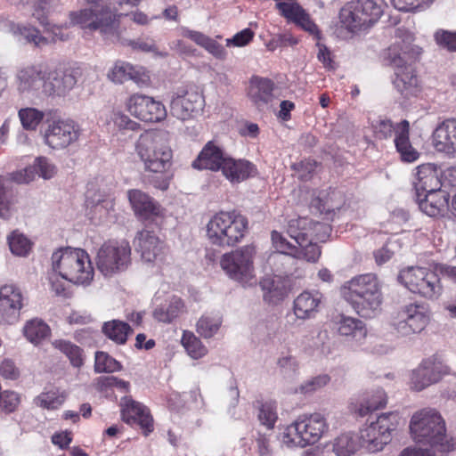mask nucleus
I'll use <instances>...</instances> for the list:
<instances>
[{
    "mask_svg": "<svg viewBox=\"0 0 456 456\" xmlns=\"http://www.w3.org/2000/svg\"><path fill=\"white\" fill-rule=\"evenodd\" d=\"M434 0H391L393 6L403 12L421 11L428 8Z\"/></svg>",
    "mask_w": 456,
    "mask_h": 456,
    "instance_id": "nucleus-60",
    "label": "nucleus"
},
{
    "mask_svg": "<svg viewBox=\"0 0 456 456\" xmlns=\"http://www.w3.org/2000/svg\"><path fill=\"white\" fill-rule=\"evenodd\" d=\"M383 13L380 5L372 0H360L346 4L339 12L342 26L352 33L368 29Z\"/></svg>",
    "mask_w": 456,
    "mask_h": 456,
    "instance_id": "nucleus-12",
    "label": "nucleus"
},
{
    "mask_svg": "<svg viewBox=\"0 0 456 456\" xmlns=\"http://www.w3.org/2000/svg\"><path fill=\"white\" fill-rule=\"evenodd\" d=\"M277 419L275 403L265 402L261 404L258 412V419L263 426L266 427L268 429H272Z\"/></svg>",
    "mask_w": 456,
    "mask_h": 456,
    "instance_id": "nucleus-57",
    "label": "nucleus"
},
{
    "mask_svg": "<svg viewBox=\"0 0 456 456\" xmlns=\"http://www.w3.org/2000/svg\"><path fill=\"white\" fill-rule=\"evenodd\" d=\"M323 303L322 294L315 289H306L293 301V313L297 320L306 321L316 317Z\"/></svg>",
    "mask_w": 456,
    "mask_h": 456,
    "instance_id": "nucleus-26",
    "label": "nucleus"
},
{
    "mask_svg": "<svg viewBox=\"0 0 456 456\" xmlns=\"http://www.w3.org/2000/svg\"><path fill=\"white\" fill-rule=\"evenodd\" d=\"M108 77L117 84L132 80L139 86H143L149 82V77L142 71V68L120 61H117L109 70Z\"/></svg>",
    "mask_w": 456,
    "mask_h": 456,
    "instance_id": "nucleus-31",
    "label": "nucleus"
},
{
    "mask_svg": "<svg viewBox=\"0 0 456 456\" xmlns=\"http://www.w3.org/2000/svg\"><path fill=\"white\" fill-rule=\"evenodd\" d=\"M45 117V113L35 107L20 108L18 118L26 131H36Z\"/></svg>",
    "mask_w": 456,
    "mask_h": 456,
    "instance_id": "nucleus-43",
    "label": "nucleus"
},
{
    "mask_svg": "<svg viewBox=\"0 0 456 456\" xmlns=\"http://www.w3.org/2000/svg\"><path fill=\"white\" fill-rule=\"evenodd\" d=\"M126 401L123 409V419L126 423H137L142 429L145 436L153 431V419L149 410L141 403L135 402L131 398L124 397Z\"/></svg>",
    "mask_w": 456,
    "mask_h": 456,
    "instance_id": "nucleus-29",
    "label": "nucleus"
},
{
    "mask_svg": "<svg viewBox=\"0 0 456 456\" xmlns=\"http://www.w3.org/2000/svg\"><path fill=\"white\" fill-rule=\"evenodd\" d=\"M119 362L107 353L97 352L95 354L94 370H118Z\"/></svg>",
    "mask_w": 456,
    "mask_h": 456,
    "instance_id": "nucleus-63",
    "label": "nucleus"
},
{
    "mask_svg": "<svg viewBox=\"0 0 456 456\" xmlns=\"http://www.w3.org/2000/svg\"><path fill=\"white\" fill-rule=\"evenodd\" d=\"M435 39L440 46L447 48L449 51L456 52V32L439 30L436 32Z\"/></svg>",
    "mask_w": 456,
    "mask_h": 456,
    "instance_id": "nucleus-64",
    "label": "nucleus"
},
{
    "mask_svg": "<svg viewBox=\"0 0 456 456\" xmlns=\"http://www.w3.org/2000/svg\"><path fill=\"white\" fill-rule=\"evenodd\" d=\"M329 338L328 332L326 330H315L310 332L303 338V344L305 348L310 350H321L324 352V346Z\"/></svg>",
    "mask_w": 456,
    "mask_h": 456,
    "instance_id": "nucleus-56",
    "label": "nucleus"
},
{
    "mask_svg": "<svg viewBox=\"0 0 456 456\" xmlns=\"http://www.w3.org/2000/svg\"><path fill=\"white\" fill-rule=\"evenodd\" d=\"M183 312V301L180 297L173 296L154 309L153 317L158 322L169 323Z\"/></svg>",
    "mask_w": 456,
    "mask_h": 456,
    "instance_id": "nucleus-39",
    "label": "nucleus"
},
{
    "mask_svg": "<svg viewBox=\"0 0 456 456\" xmlns=\"http://www.w3.org/2000/svg\"><path fill=\"white\" fill-rule=\"evenodd\" d=\"M61 6V0H35L33 16L40 24H45L47 21V16L58 12Z\"/></svg>",
    "mask_w": 456,
    "mask_h": 456,
    "instance_id": "nucleus-50",
    "label": "nucleus"
},
{
    "mask_svg": "<svg viewBox=\"0 0 456 456\" xmlns=\"http://www.w3.org/2000/svg\"><path fill=\"white\" fill-rule=\"evenodd\" d=\"M360 447H364L362 440V430L360 435L345 433L338 436L332 444V452L336 456H351Z\"/></svg>",
    "mask_w": 456,
    "mask_h": 456,
    "instance_id": "nucleus-40",
    "label": "nucleus"
},
{
    "mask_svg": "<svg viewBox=\"0 0 456 456\" xmlns=\"http://www.w3.org/2000/svg\"><path fill=\"white\" fill-rule=\"evenodd\" d=\"M430 321V311L424 304L411 303L403 306L393 317L392 325L401 336L422 331Z\"/></svg>",
    "mask_w": 456,
    "mask_h": 456,
    "instance_id": "nucleus-15",
    "label": "nucleus"
},
{
    "mask_svg": "<svg viewBox=\"0 0 456 456\" xmlns=\"http://www.w3.org/2000/svg\"><path fill=\"white\" fill-rule=\"evenodd\" d=\"M411 390L421 391L442 379L441 372H411L409 379Z\"/></svg>",
    "mask_w": 456,
    "mask_h": 456,
    "instance_id": "nucleus-49",
    "label": "nucleus"
},
{
    "mask_svg": "<svg viewBox=\"0 0 456 456\" xmlns=\"http://www.w3.org/2000/svg\"><path fill=\"white\" fill-rule=\"evenodd\" d=\"M432 144L438 152L449 157L456 154V118H446L436 126Z\"/></svg>",
    "mask_w": 456,
    "mask_h": 456,
    "instance_id": "nucleus-25",
    "label": "nucleus"
},
{
    "mask_svg": "<svg viewBox=\"0 0 456 456\" xmlns=\"http://www.w3.org/2000/svg\"><path fill=\"white\" fill-rule=\"evenodd\" d=\"M45 69L41 63L27 64L17 69L14 85L20 94L35 95L40 90L44 93Z\"/></svg>",
    "mask_w": 456,
    "mask_h": 456,
    "instance_id": "nucleus-21",
    "label": "nucleus"
},
{
    "mask_svg": "<svg viewBox=\"0 0 456 456\" xmlns=\"http://www.w3.org/2000/svg\"><path fill=\"white\" fill-rule=\"evenodd\" d=\"M276 9L288 21L295 23L305 12L297 0H274Z\"/></svg>",
    "mask_w": 456,
    "mask_h": 456,
    "instance_id": "nucleus-51",
    "label": "nucleus"
},
{
    "mask_svg": "<svg viewBox=\"0 0 456 456\" xmlns=\"http://www.w3.org/2000/svg\"><path fill=\"white\" fill-rule=\"evenodd\" d=\"M264 299L271 304H277L287 296V288L280 276H266L260 281Z\"/></svg>",
    "mask_w": 456,
    "mask_h": 456,
    "instance_id": "nucleus-38",
    "label": "nucleus"
},
{
    "mask_svg": "<svg viewBox=\"0 0 456 456\" xmlns=\"http://www.w3.org/2000/svg\"><path fill=\"white\" fill-rule=\"evenodd\" d=\"M28 305V297L22 289L13 283L0 286V326L17 324L21 312Z\"/></svg>",
    "mask_w": 456,
    "mask_h": 456,
    "instance_id": "nucleus-14",
    "label": "nucleus"
},
{
    "mask_svg": "<svg viewBox=\"0 0 456 456\" xmlns=\"http://www.w3.org/2000/svg\"><path fill=\"white\" fill-rule=\"evenodd\" d=\"M22 333L28 342L34 346H38L44 340L50 338L52 330L44 320L36 317L28 320L24 323Z\"/></svg>",
    "mask_w": 456,
    "mask_h": 456,
    "instance_id": "nucleus-37",
    "label": "nucleus"
},
{
    "mask_svg": "<svg viewBox=\"0 0 456 456\" xmlns=\"http://www.w3.org/2000/svg\"><path fill=\"white\" fill-rule=\"evenodd\" d=\"M410 430L417 443L437 447L441 452H450L456 447L453 439L446 435L444 420L436 409L425 408L415 412Z\"/></svg>",
    "mask_w": 456,
    "mask_h": 456,
    "instance_id": "nucleus-5",
    "label": "nucleus"
},
{
    "mask_svg": "<svg viewBox=\"0 0 456 456\" xmlns=\"http://www.w3.org/2000/svg\"><path fill=\"white\" fill-rule=\"evenodd\" d=\"M340 293L354 312L363 318H371L380 310L383 299L381 284L375 273L353 277L341 287Z\"/></svg>",
    "mask_w": 456,
    "mask_h": 456,
    "instance_id": "nucleus-3",
    "label": "nucleus"
},
{
    "mask_svg": "<svg viewBox=\"0 0 456 456\" xmlns=\"http://www.w3.org/2000/svg\"><path fill=\"white\" fill-rule=\"evenodd\" d=\"M125 106L134 118L147 123H159L167 116V109L160 101L142 94H131Z\"/></svg>",
    "mask_w": 456,
    "mask_h": 456,
    "instance_id": "nucleus-17",
    "label": "nucleus"
},
{
    "mask_svg": "<svg viewBox=\"0 0 456 456\" xmlns=\"http://www.w3.org/2000/svg\"><path fill=\"white\" fill-rule=\"evenodd\" d=\"M223 175L232 183H239L256 174L254 164L246 159L227 157L221 168Z\"/></svg>",
    "mask_w": 456,
    "mask_h": 456,
    "instance_id": "nucleus-33",
    "label": "nucleus"
},
{
    "mask_svg": "<svg viewBox=\"0 0 456 456\" xmlns=\"http://www.w3.org/2000/svg\"><path fill=\"white\" fill-rule=\"evenodd\" d=\"M86 5L77 11L69 12V22L62 25L50 24L45 21L42 24L46 32L52 35V40L66 41L69 33L66 30L70 26H78L82 29L90 31L100 30L103 35L114 34L119 26V19L123 15L118 12L108 0H78Z\"/></svg>",
    "mask_w": 456,
    "mask_h": 456,
    "instance_id": "nucleus-1",
    "label": "nucleus"
},
{
    "mask_svg": "<svg viewBox=\"0 0 456 456\" xmlns=\"http://www.w3.org/2000/svg\"><path fill=\"white\" fill-rule=\"evenodd\" d=\"M34 165L36 167L37 175L45 180L51 179L57 172V168L54 164L45 157L37 158L34 161Z\"/></svg>",
    "mask_w": 456,
    "mask_h": 456,
    "instance_id": "nucleus-61",
    "label": "nucleus"
},
{
    "mask_svg": "<svg viewBox=\"0 0 456 456\" xmlns=\"http://www.w3.org/2000/svg\"><path fill=\"white\" fill-rule=\"evenodd\" d=\"M399 423V416L396 412L380 414L376 421H371L362 429V440L364 448L369 452H376L383 449L391 440V434Z\"/></svg>",
    "mask_w": 456,
    "mask_h": 456,
    "instance_id": "nucleus-13",
    "label": "nucleus"
},
{
    "mask_svg": "<svg viewBox=\"0 0 456 456\" xmlns=\"http://www.w3.org/2000/svg\"><path fill=\"white\" fill-rule=\"evenodd\" d=\"M134 152L149 174L151 183L156 189L167 191L170 183L167 171L173 159L167 134L154 129L144 131L134 142Z\"/></svg>",
    "mask_w": 456,
    "mask_h": 456,
    "instance_id": "nucleus-2",
    "label": "nucleus"
},
{
    "mask_svg": "<svg viewBox=\"0 0 456 456\" xmlns=\"http://www.w3.org/2000/svg\"><path fill=\"white\" fill-rule=\"evenodd\" d=\"M181 342L188 354L193 359H199L204 356L208 352L207 347L202 344L200 339L191 331L184 330Z\"/></svg>",
    "mask_w": 456,
    "mask_h": 456,
    "instance_id": "nucleus-48",
    "label": "nucleus"
},
{
    "mask_svg": "<svg viewBox=\"0 0 456 456\" xmlns=\"http://www.w3.org/2000/svg\"><path fill=\"white\" fill-rule=\"evenodd\" d=\"M183 36L190 38L217 59L223 60L226 57V51L224 47L217 43L215 39L210 38L201 32L184 29Z\"/></svg>",
    "mask_w": 456,
    "mask_h": 456,
    "instance_id": "nucleus-41",
    "label": "nucleus"
},
{
    "mask_svg": "<svg viewBox=\"0 0 456 456\" xmlns=\"http://www.w3.org/2000/svg\"><path fill=\"white\" fill-rule=\"evenodd\" d=\"M97 387L100 391L107 390L110 387H116L120 392H127L129 383L113 376L101 377L97 379Z\"/></svg>",
    "mask_w": 456,
    "mask_h": 456,
    "instance_id": "nucleus-62",
    "label": "nucleus"
},
{
    "mask_svg": "<svg viewBox=\"0 0 456 456\" xmlns=\"http://www.w3.org/2000/svg\"><path fill=\"white\" fill-rule=\"evenodd\" d=\"M80 134L79 126L72 119H55L45 130L44 142L53 150H62L76 142Z\"/></svg>",
    "mask_w": 456,
    "mask_h": 456,
    "instance_id": "nucleus-18",
    "label": "nucleus"
},
{
    "mask_svg": "<svg viewBox=\"0 0 456 456\" xmlns=\"http://www.w3.org/2000/svg\"><path fill=\"white\" fill-rule=\"evenodd\" d=\"M256 249L254 245H245L229 253L220 259V265L226 275L242 286H253L256 283L254 259Z\"/></svg>",
    "mask_w": 456,
    "mask_h": 456,
    "instance_id": "nucleus-9",
    "label": "nucleus"
},
{
    "mask_svg": "<svg viewBox=\"0 0 456 456\" xmlns=\"http://www.w3.org/2000/svg\"><path fill=\"white\" fill-rule=\"evenodd\" d=\"M86 207L90 208L91 218L101 221L113 209L114 203L109 195L88 190L86 192Z\"/></svg>",
    "mask_w": 456,
    "mask_h": 456,
    "instance_id": "nucleus-36",
    "label": "nucleus"
},
{
    "mask_svg": "<svg viewBox=\"0 0 456 456\" xmlns=\"http://www.w3.org/2000/svg\"><path fill=\"white\" fill-rule=\"evenodd\" d=\"M335 195L336 193L332 192L331 195H328L329 197L324 198V196H326L325 192H319V194L315 196L314 191L313 193L314 198L312 199L310 205L321 213H330L335 208H338V205L332 202V199Z\"/></svg>",
    "mask_w": 456,
    "mask_h": 456,
    "instance_id": "nucleus-58",
    "label": "nucleus"
},
{
    "mask_svg": "<svg viewBox=\"0 0 456 456\" xmlns=\"http://www.w3.org/2000/svg\"><path fill=\"white\" fill-rule=\"evenodd\" d=\"M205 104L203 95L194 89H178L170 102L171 115L185 121L194 118Z\"/></svg>",
    "mask_w": 456,
    "mask_h": 456,
    "instance_id": "nucleus-20",
    "label": "nucleus"
},
{
    "mask_svg": "<svg viewBox=\"0 0 456 456\" xmlns=\"http://www.w3.org/2000/svg\"><path fill=\"white\" fill-rule=\"evenodd\" d=\"M436 272L426 267L410 266L399 273L398 280L411 292L434 300L443 293V286Z\"/></svg>",
    "mask_w": 456,
    "mask_h": 456,
    "instance_id": "nucleus-11",
    "label": "nucleus"
},
{
    "mask_svg": "<svg viewBox=\"0 0 456 456\" xmlns=\"http://www.w3.org/2000/svg\"><path fill=\"white\" fill-rule=\"evenodd\" d=\"M6 179L0 175V219L9 220L16 212L15 200L6 185Z\"/></svg>",
    "mask_w": 456,
    "mask_h": 456,
    "instance_id": "nucleus-47",
    "label": "nucleus"
},
{
    "mask_svg": "<svg viewBox=\"0 0 456 456\" xmlns=\"http://www.w3.org/2000/svg\"><path fill=\"white\" fill-rule=\"evenodd\" d=\"M248 229V220L236 211H219L206 224L208 242L218 247H231L240 242Z\"/></svg>",
    "mask_w": 456,
    "mask_h": 456,
    "instance_id": "nucleus-7",
    "label": "nucleus"
},
{
    "mask_svg": "<svg viewBox=\"0 0 456 456\" xmlns=\"http://www.w3.org/2000/svg\"><path fill=\"white\" fill-rule=\"evenodd\" d=\"M272 242L277 251L281 254L293 256L298 259H305L307 262H316L321 256L319 246L309 242L305 248H297L295 245L287 240V239L280 232L273 231L272 232Z\"/></svg>",
    "mask_w": 456,
    "mask_h": 456,
    "instance_id": "nucleus-27",
    "label": "nucleus"
},
{
    "mask_svg": "<svg viewBox=\"0 0 456 456\" xmlns=\"http://www.w3.org/2000/svg\"><path fill=\"white\" fill-rule=\"evenodd\" d=\"M131 331V328L127 323L118 320L107 322L102 326L104 335L119 345L126 343L127 336Z\"/></svg>",
    "mask_w": 456,
    "mask_h": 456,
    "instance_id": "nucleus-44",
    "label": "nucleus"
},
{
    "mask_svg": "<svg viewBox=\"0 0 456 456\" xmlns=\"http://www.w3.org/2000/svg\"><path fill=\"white\" fill-rule=\"evenodd\" d=\"M127 197L134 215L142 220H156L165 216V209L141 190H129Z\"/></svg>",
    "mask_w": 456,
    "mask_h": 456,
    "instance_id": "nucleus-23",
    "label": "nucleus"
},
{
    "mask_svg": "<svg viewBox=\"0 0 456 456\" xmlns=\"http://www.w3.org/2000/svg\"><path fill=\"white\" fill-rule=\"evenodd\" d=\"M80 76L79 67H60L45 70L44 94L53 97L66 96L75 87Z\"/></svg>",
    "mask_w": 456,
    "mask_h": 456,
    "instance_id": "nucleus-19",
    "label": "nucleus"
},
{
    "mask_svg": "<svg viewBox=\"0 0 456 456\" xmlns=\"http://www.w3.org/2000/svg\"><path fill=\"white\" fill-rule=\"evenodd\" d=\"M410 124L407 120H402L396 125L395 145L403 162L411 163L419 159V152L410 142Z\"/></svg>",
    "mask_w": 456,
    "mask_h": 456,
    "instance_id": "nucleus-34",
    "label": "nucleus"
},
{
    "mask_svg": "<svg viewBox=\"0 0 456 456\" xmlns=\"http://www.w3.org/2000/svg\"><path fill=\"white\" fill-rule=\"evenodd\" d=\"M317 168V162L311 159H306L293 165L295 175L302 181H309L316 174Z\"/></svg>",
    "mask_w": 456,
    "mask_h": 456,
    "instance_id": "nucleus-59",
    "label": "nucleus"
},
{
    "mask_svg": "<svg viewBox=\"0 0 456 456\" xmlns=\"http://www.w3.org/2000/svg\"><path fill=\"white\" fill-rule=\"evenodd\" d=\"M417 200L419 209L431 217L443 216L449 207V194L442 190L422 194Z\"/></svg>",
    "mask_w": 456,
    "mask_h": 456,
    "instance_id": "nucleus-35",
    "label": "nucleus"
},
{
    "mask_svg": "<svg viewBox=\"0 0 456 456\" xmlns=\"http://www.w3.org/2000/svg\"><path fill=\"white\" fill-rule=\"evenodd\" d=\"M387 395L383 389H377L373 394L367 395L359 403L356 411L361 417H364L371 411L385 407Z\"/></svg>",
    "mask_w": 456,
    "mask_h": 456,
    "instance_id": "nucleus-45",
    "label": "nucleus"
},
{
    "mask_svg": "<svg viewBox=\"0 0 456 456\" xmlns=\"http://www.w3.org/2000/svg\"><path fill=\"white\" fill-rule=\"evenodd\" d=\"M328 428L325 417L319 412L302 415L285 428L281 440L288 446L303 448L317 443Z\"/></svg>",
    "mask_w": 456,
    "mask_h": 456,
    "instance_id": "nucleus-8",
    "label": "nucleus"
},
{
    "mask_svg": "<svg viewBox=\"0 0 456 456\" xmlns=\"http://www.w3.org/2000/svg\"><path fill=\"white\" fill-rule=\"evenodd\" d=\"M338 333L345 338L347 343L359 346L362 345L367 337L365 324L359 319L340 315L336 322Z\"/></svg>",
    "mask_w": 456,
    "mask_h": 456,
    "instance_id": "nucleus-30",
    "label": "nucleus"
},
{
    "mask_svg": "<svg viewBox=\"0 0 456 456\" xmlns=\"http://www.w3.org/2000/svg\"><path fill=\"white\" fill-rule=\"evenodd\" d=\"M419 53V48L415 49L409 45L403 47L398 43L387 49V58L395 68L394 86L404 99L417 97L421 91L419 77L413 67L407 64L413 55Z\"/></svg>",
    "mask_w": 456,
    "mask_h": 456,
    "instance_id": "nucleus-6",
    "label": "nucleus"
},
{
    "mask_svg": "<svg viewBox=\"0 0 456 456\" xmlns=\"http://www.w3.org/2000/svg\"><path fill=\"white\" fill-rule=\"evenodd\" d=\"M52 346L65 354L74 368H80L84 362L83 351L79 346L66 339H55Z\"/></svg>",
    "mask_w": 456,
    "mask_h": 456,
    "instance_id": "nucleus-46",
    "label": "nucleus"
},
{
    "mask_svg": "<svg viewBox=\"0 0 456 456\" xmlns=\"http://www.w3.org/2000/svg\"><path fill=\"white\" fill-rule=\"evenodd\" d=\"M67 398V394L63 391H48L42 393L35 398V403L37 406L47 409L55 410L63 404Z\"/></svg>",
    "mask_w": 456,
    "mask_h": 456,
    "instance_id": "nucleus-53",
    "label": "nucleus"
},
{
    "mask_svg": "<svg viewBox=\"0 0 456 456\" xmlns=\"http://www.w3.org/2000/svg\"><path fill=\"white\" fill-rule=\"evenodd\" d=\"M13 33L19 39L34 44L36 46H42L48 44L46 37L41 36L38 29L31 26L18 24L13 28Z\"/></svg>",
    "mask_w": 456,
    "mask_h": 456,
    "instance_id": "nucleus-52",
    "label": "nucleus"
},
{
    "mask_svg": "<svg viewBox=\"0 0 456 456\" xmlns=\"http://www.w3.org/2000/svg\"><path fill=\"white\" fill-rule=\"evenodd\" d=\"M227 156L224 155L222 149L214 142H208L201 150L197 159L192 162L193 168L198 170L208 169L211 171H219L224 166Z\"/></svg>",
    "mask_w": 456,
    "mask_h": 456,
    "instance_id": "nucleus-32",
    "label": "nucleus"
},
{
    "mask_svg": "<svg viewBox=\"0 0 456 456\" xmlns=\"http://www.w3.org/2000/svg\"><path fill=\"white\" fill-rule=\"evenodd\" d=\"M331 228L329 224L314 222L307 217L291 219L288 224V234L300 248H305L309 242H324L330 235Z\"/></svg>",
    "mask_w": 456,
    "mask_h": 456,
    "instance_id": "nucleus-16",
    "label": "nucleus"
},
{
    "mask_svg": "<svg viewBox=\"0 0 456 456\" xmlns=\"http://www.w3.org/2000/svg\"><path fill=\"white\" fill-rule=\"evenodd\" d=\"M10 250L20 256H26L31 249L30 240L19 231H13L7 238Z\"/></svg>",
    "mask_w": 456,
    "mask_h": 456,
    "instance_id": "nucleus-54",
    "label": "nucleus"
},
{
    "mask_svg": "<svg viewBox=\"0 0 456 456\" xmlns=\"http://www.w3.org/2000/svg\"><path fill=\"white\" fill-rule=\"evenodd\" d=\"M273 83L267 78L254 77L249 81L248 96L260 111L270 109L273 101Z\"/></svg>",
    "mask_w": 456,
    "mask_h": 456,
    "instance_id": "nucleus-28",
    "label": "nucleus"
},
{
    "mask_svg": "<svg viewBox=\"0 0 456 456\" xmlns=\"http://www.w3.org/2000/svg\"><path fill=\"white\" fill-rule=\"evenodd\" d=\"M442 173L439 168L432 163H427L418 166L413 174V186L416 190L417 197H422V194L435 192L441 190Z\"/></svg>",
    "mask_w": 456,
    "mask_h": 456,
    "instance_id": "nucleus-24",
    "label": "nucleus"
},
{
    "mask_svg": "<svg viewBox=\"0 0 456 456\" xmlns=\"http://www.w3.org/2000/svg\"><path fill=\"white\" fill-rule=\"evenodd\" d=\"M52 269L62 279L77 286H89L94 270L88 253L79 248H61L52 255Z\"/></svg>",
    "mask_w": 456,
    "mask_h": 456,
    "instance_id": "nucleus-4",
    "label": "nucleus"
},
{
    "mask_svg": "<svg viewBox=\"0 0 456 456\" xmlns=\"http://www.w3.org/2000/svg\"><path fill=\"white\" fill-rule=\"evenodd\" d=\"M110 123H112L114 127L122 133L126 131H137L140 128L139 123L119 110H113L110 113Z\"/></svg>",
    "mask_w": 456,
    "mask_h": 456,
    "instance_id": "nucleus-55",
    "label": "nucleus"
},
{
    "mask_svg": "<svg viewBox=\"0 0 456 456\" xmlns=\"http://www.w3.org/2000/svg\"><path fill=\"white\" fill-rule=\"evenodd\" d=\"M134 245L146 263L162 262L167 252L164 241L154 232L146 229L137 232Z\"/></svg>",
    "mask_w": 456,
    "mask_h": 456,
    "instance_id": "nucleus-22",
    "label": "nucleus"
},
{
    "mask_svg": "<svg viewBox=\"0 0 456 456\" xmlns=\"http://www.w3.org/2000/svg\"><path fill=\"white\" fill-rule=\"evenodd\" d=\"M96 266L104 277H113L125 272L131 265V247L127 240H110L98 249Z\"/></svg>",
    "mask_w": 456,
    "mask_h": 456,
    "instance_id": "nucleus-10",
    "label": "nucleus"
},
{
    "mask_svg": "<svg viewBox=\"0 0 456 456\" xmlns=\"http://www.w3.org/2000/svg\"><path fill=\"white\" fill-rule=\"evenodd\" d=\"M222 325V317L216 313L202 314L196 323L197 333L204 338H213Z\"/></svg>",
    "mask_w": 456,
    "mask_h": 456,
    "instance_id": "nucleus-42",
    "label": "nucleus"
}]
</instances>
